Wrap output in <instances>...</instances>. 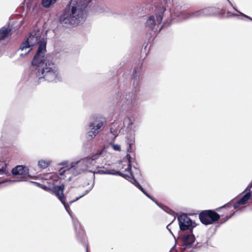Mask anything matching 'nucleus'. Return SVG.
I'll use <instances>...</instances> for the list:
<instances>
[{
	"mask_svg": "<svg viewBox=\"0 0 252 252\" xmlns=\"http://www.w3.org/2000/svg\"><path fill=\"white\" fill-rule=\"evenodd\" d=\"M134 73L136 74V70H134Z\"/></svg>",
	"mask_w": 252,
	"mask_h": 252,
	"instance_id": "nucleus-28",
	"label": "nucleus"
},
{
	"mask_svg": "<svg viewBox=\"0 0 252 252\" xmlns=\"http://www.w3.org/2000/svg\"><path fill=\"white\" fill-rule=\"evenodd\" d=\"M126 160L122 161L124 163V165L126 166V167L125 169V171H128V174H123L121 173L119 171L115 170L114 169H112L105 165L100 169L98 170L97 171H94V173H99L101 174H111V175H119L125 178H130V182L134 184L136 187H137L140 190H141L143 193H144L147 197L152 200L154 202H155L156 204H158L157 202L154 199L153 197L151 196L149 194H148L144 189L141 187V186L137 182V181L133 178V175L131 172V165L130 164V156L129 155H127L126 156Z\"/></svg>",
	"mask_w": 252,
	"mask_h": 252,
	"instance_id": "nucleus-4",
	"label": "nucleus"
},
{
	"mask_svg": "<svg viewBox=\"0 0 252 252\" xmlns=\"http://www.w3.org/2000/svg\"><path fill=\"white\" fill-rule=\"evenodd\" d=\"M58 178L55 174H49L47 175L46 180H48L47 183H48L49 185H52L53 188L52 189L51 187H47L44 186H42L41 187L47 191L51 190L53 194H55L60 200L62 203L63 205L66 210L70 214L64 200V196L63 194L64 186L63 185H61V186L56 185V184L58 181Z\"/></svg>",
	"mask_w": 252,
	"mask_h": 252,
	"instance_id": "nucleus-6",
	"label": "nucleus"
},
{
	"mask_svg": "<svg viewBox=\"0 0 252 252\" xmlns=\"http://www.w3.org/2000/svg\"><path fill=\"white\" fill-rule=\"evenodd\" d=\"M121 169H123L124 168V167H120Z\"/></svg>",
	"mask_w": 252,
	"mask_h": 252,
	"instance_id": "nucleus-30",
	"label": "nucleus"
},
{
	"mask_svg": "<svg viewBox=\"0 0 252 252\" xmlns=\"http://www.w3.org/2000/svg\"><path fill=\"white\" fill-rule=\"evenodd\" d=\"M9 31L7 29L2 28L0 30V40H2L8 35Z\"/></svg>",
	"mask_w": 252,
	"mask_h": 252,
	"instance_id": "nucleus-17",
	"label": "nucleus"
},
{
	"mask_svg": "<svg viewBox=\"0 0 252 252\" xmlns=\"http://www.w3.org/2000/svg\"><path fill=\"white\" fill-rule=\"evenodd\" d=\"M62 164H63V165H66V164H67V163L66 162H63Z\"/></svg>",
	"mask_w": 252,
	"mask_h": 252,
	"instance_id": "nucleus-25",
	"label": "nucleus"
},
{
	"mask_svg": "<svg viewBox=\"0 0 252 252\" xmlns=\"http://www.w3.org/2000/svg\"><path fill=\"white\" fill-rule=\"evenodd\" d=\"M180 228L181 230L191 229L195 227L196 224L192 221L186 215L182 214L178 218Z\"/></svg>",
	"mask_w": 252,
	"mask_h": 252,
	"instance_id": "nucleus-9",
	"label": "nucleus"
},
{
	"mask_svg": "<svg viewBox=\"0 0 252 252\" xmlns=\"http://www.w3.org/2000/svg\"><path fill=\"white\" fill-rule=\"evenodd\" d=\"M92 0H71L69 5L60 17L61 24L66 27L82 24L88 16V6Z\"/></svg>",
	"mask_w": 252,
	"mask_h": 252,
	"instance_id": "nucleus-2",
	"label": "nucleus"
},
{
	"mask_svg": "<svg viewBox=\"0 0 252 252\" xmlns=\"http://www.w3.org/2000/svg\"><path fill=\"white\" fill-rule=\"evenodd\" d=\"M51 161L47 159H40L37 163L38 167L40 169H45L51 164Z\"/></svg>",
	"mask_w": 252,
	"mask_h": 252,
	"instance_id": "nucleus-15",
	"label": "nucleus"
},
{
	"mask_svg": "<svg viewBox=\"0 0 252 252\" xmlns=\"http://www.w3.org/2000/svg\"><path fill=\"white\" fill-rule=\"evenodd\" d=\"M238 12H239L242 15H243L244 16L247 17V18L250 19L251 20H252V19L251 18H250V17L245 15L244 14H243L242 13L240 12L239 11H238Z\"/></svg>",
	"mask_w": 252,
	"mask_h": 252,
	"instance_id": "nucleus-23",
	"label": "nucleus"
},
{
	"mask_svg": "<svg viewBox=\"0 0 252 252\" xmlns=\"http://www.w3.org/2000/svg\"><path fill=\"white\" fill-rule=\"evenodd\" d=\"M110 146L113 148L114 151H120L121 150V146L118 144H115L114 143H110Z\"/></svg>",
	"mask_w": 252,
	"mask_h": 252,
	"instance_id": "nucleus-19",
	"label": "nucleus"
},
{
	"mask_svg": "<svg viewBox=\"0 0 252 252\" xmlns=\"http://www.w3.org/2000/svg\"><path fill=\"white\" fill-rule=\"evenodd\" d=\"M130 100L128 101V104H131L132 103V100L134 99V94H131L130 96Z\"/></svg>",
	"mask_w": 252,
	"mask_h": 252,
	"instance_id": "nucleus-22",
	"label": "nucleus"
},
{
	"mask_svg": "<svg viewBox=\"0 0 252 252\" xmlns=\"http://www.w3.org/2000/svg\"><path fill=\"white\" fill-rule=\"evenodd\" d=\"M126 160L122 161L124 163V165L126 166V167L125 169V171H128V174H123L121 173L119 171L115 170L114 169H112L105 165L100 169L98 170L97 171H94V173H99L101 174H111V175H119L125 178H130V182L134 184L136 187H137L140 190H141L143 193H144L147 197L152 200L154 202H155L156 204H158L157 202L154 199L153 197L151 196L149 194H148L144 189L141 187V186L137 182V181L133 178V175L131 172V165L130 164V156L129 155H127L126 156Z\"/></svg>",
	"mask_w": 252,
	"mask_h": 252,
	"instance_id": "nucleus-3",
	"label": "nucleus"
},
{
	"mask_svg": "<svg viewBox=\"0 0 252 252\" xmlns=\"http://www.w3.org/2000/svg\"><path fill=\"white\" fill-rule=\"evenodd\" d=\"M26 181V178L24 177H21L18 179L13 181V182H22Z\"/></svg>",
	"mask_w": 252,
	"mask_h": 252,
	"instance_id": "nucleus-21",
	"label": "nucleus"
},
{
	"mask_svg": "<svg viewBox=\"0 0 252 252\" xmlns=\"http://www.w3.org/2000/svg\"><path fill=\"white\" fill-rule=\"evenodd\" d=\"M88 193V191H85V192L84 193H83L82 195H81V196L78 197H76L75 199L71 201L70 202V203H71L72 202H74V201H77L78 200L79 198H81L82 197L84 196V195H85L87 193Z\"/></svg>",
	"mask_w": 252,
	"mask_h": 252,
	"instance_id": "nucleus-20",
	"label": "nucleus"
},
{
	"mask_svg": "<svg viewBox=\"0 0 252 252\" xmlns=\"http://www.w3.org/2000/svg\"><path fill=\"white\" fill-rule=\"evenodd\" d=\"M208 10L207 9H203L194 13V15L196 17L202 15H206L208 14Z\"/></svg>",
	"mask_w": 252,
	"mask_h": 252,
	"instance_id": "nucleus-18",
	"label": "nucleus"
},
{
	"mask_svg": "<svg viewBox=\"0 0 252 252\" xmlns=\"http://www.w3.org/2000/svg\"><path fill=\"white\" fill-rule=\"evenodd\" d=\"M162 17L161 15H156V16H150L146 23V27L150 29L153 30L155 25L161 23Z\"/></svg>",
	"mask_w": 252,
	"mask_h": 252,
	"instance_id": "nucleus-10",
	"label": "nucleus"
},
{
	"mask_svg": "<svg viewBox=\"0 0 252 252\" xmlns=\"http://www.w3.org/2000/svg\"><path fill=\"white\" fill-rule=\"evenodd\" d=\"M127 120H128L129 121H130V120H129V119L127 118Z\"/></svg>",
	"mask_w": 252,
	"mask_h": 252,
	"instance_id": "nucleus-29",
	"label": "nucleus"
},
{
	"mask_svg": "<svg viewBox=\"0 0 252 252\" xmlns=\"http://www.w3.org/2000/svg\"><path fill=\"white\" fill-rule=\"evenodd\" d=\"M135 136L134 131H131L126 136V142L128 145V148L127 149L128 152H131L132 151L131 146L135 143Z\"/></svg>",
	"mask_w": 252,
	"mask_h": 252,
	"instance_id": "nucleus-12",
	"label": "nucleus"
},
{
	"mask_svg": "<svg viewBox=\"0 0 252 252\" xmlns=\"http://www.w3.org/2000/svg\"><path fill=\"white\" fill-rule=\"evenodd\" d=\"M183 243L187 247H190L193 245L195 241V237L192 234H188L184 235Z\"/></svg>",
	"mask_w": 252,
	"mask_h": 252,
	"instance_id": "nucleus-14",
	"label": "nucleus"
},
{
	"mask_svg": "<svg viewBox=\"0 0 252 252\" xmlns=\"http://www.w3.org/2000/svg\"><path fill=\"white\" fill-rule=\"evenodd\" d=\"M106 124L105 118L101 116L94 117L90 124V130L88 133V139H92L101 131Z\"/></svg>",
	"mask_w": 252,
	"mask_h": 252,
	"instance_id": "nucleus-7",
	"label": "nucleus"
},
{
	"mask_svg": "<svg viewBox=\"0 0 252 252\" xmlns=\"http://www.w3.org/2000/svg\"><path fill=\"white\" fill-rule=\"evenodd\" d=\"M37 43L39 46L32 61V66L39 82L62 81V76L57 65L46 56V42L44 38H41L39 31L32 32L27 40L22 43L18 50L20 56L23 57L27 55Z\"/></svg>",
	"mask_w": 252,
	"mask_h": 252,
	"instance_id": "nucleus-1",
	"label": "nucleus"
},
{
	"mask_svg": "<svg viewBox=\"0 0 252 252\" xmlns=\"http://www.w3.org/2000/svg\"><path fill=\"white\" fill-rule=\"evenodd\" d=\"M4 173V171L3 169H0V174H3Z\"/></svg>",
	"mask_w": 252,
	"mask_h": 252,
	"instance_id": "nucleus-24",
	"label": "nucleus"
},
{
	"mask_svg": "<svg viewBox=\"0 0 252 252\" xmlns=\"http://www.w3.org/2000/svg\"><path fill=\"white\" fill-rule=\"evenodd\" d=\"M251 193H246L244 194L237 202L234 204V208L235 209H239L242 207L243 205L246 204L248 201L251 198Z\"/></svg>",
	"mask_w": 252,
	"mask_h": 252,
	"instance_id": "nucleus-13",
	"label": "nucleus"
},
{
	"mask_svg": "<svg viewBox=\"0 0 252 252\" xmlns=\"http://www.w3.org/2000/svg\"><path fill=\"white\" fill-rule=\"evenodd\" d=\"M249 193H250L251 194V197H252V192H249Z\"/></svg>",
	"mask_w": 252,
	"mask_h": 252,
	"instance_id": "nucleus-26",
	"label": "nucleus"
},
{
	"mask_svg": "<svg viewBox=\"0 0 252 252\" xmlns=\"http://www.w3.org/2000/svg\"><path fill=\"white\" fill-rule=\"evenodd\" d=\"M201 221L205 224H210L217 220L220 218V216L217 213L211 211H205L199 215Z\"/></svg>",
	"mask_w": 252,
	"mask_h": 252,
	"instance_id": "nucleus-8",
	"label": "nucleus"
},
{
	"mask_svg": "<svg viewBox=\"0 0 252 252\" xmlns=\"http://www.w3.org/2000/svg\"><path fill=\"white\" fill-rule=\"evenodd\" d=\"M129 124L132 125V122H130Z\"/></svg>",
	"mask_w": 252,
	"mask_h": 252,
	"instance_id": "nucleus-27",
	"label": "nucleus"
},
{
	"mask_svg": "<svg viewBox=\"0 0 252 252\" xmlns=\"http://www.w3.org/2000/svg\"><path fill=\"white\" fill-rule=\"evenodd\" d=\"M57 0H42V5L44 7L49 8L56 3Z\"/></svg>",
	"mask_w": 252,
	"mask_h": 252,
	"instance_id": "nucleus-16",
	"label": "nucleus"
},
{
	"mask_svg": "<svg viewBox=\"0 0 252 252\" xmlns=\"http://www.w3.org/2000/svg\"><path fill=\"white\" fill-rule=\"evenodd\" d=\"M12 173L14 175H27L29 174V169L26 166L17 165L12 169Z\"/></svg>",
	"mask_w": 252,
	"mask_h": 252,
	"instance_id": "nucleus-11",
	"label": "nucleus"
},
{
	"mask_svg": "<svg viewBox=\"0 0 252 252\" xmlns=\"http://www.w3.org/2000/svg\"><path fill=\"white\" fill-rule=\"evenodd\" d=\"M94 159V158H86L77 162H71L67 164L65 166L61 168L59 171V173L60 175L65 174L66 176V175L70 173L77 175L86 170L92 172L89 168L93 164Z\"/></svg>",
	"mask_w": 252,
	"mask_h": 252,
	"instance_id": "nucleus-5",
	"label": "nucleus"
}]
</instances>
